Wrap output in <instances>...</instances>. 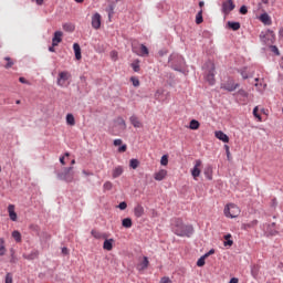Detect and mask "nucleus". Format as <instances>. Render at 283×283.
<instances>
[{"mask_svg": "<svg viewBox=\"0 0 283 283\" xmlns=\"http://www.w3.org/2000/svg\"><path fill=\"white\" fill-rule=\"evenodd\" d=\"M172 230L178 237H190L193 233L191 226H185L181 219H176L172 222Z\"/></svg>", "mask_w": 283, "mask_h": 283, "instance_id": "f257e3e1", "label": "nucleus"}, {"mask_svg": "<svg viewBox=\"0 0 283 283\" xmlns=\"http://www.w3.org/2000/svg\"><path fill=\"white\" fill-rule=\"evenodd\" d=\"M72 75L69 71H61L57 75L56 84L60 87H67Z\"/></svg>", "mask_w": 283, "mask_h": 283, "instance_id": "f03ea898", "label": "nucleus"}, {"mask_svg": "<svg viewBox=\"0 0 283 283\" xmlns=\"http://www.w3.org/2000/svg\"><path fill=\"white\" fill-rule=\"evenodd\" d=\"M57 178L62 181L71 184L74 181V171L73 167L64 168L63 172L57 174Z\"/></svg>", "mask_w": 283, "mask_h": 283, "instance_id": "7ed1b4c3", "label": "nucleus"}, {"mask_svg": "<svg viewBox=\"0 0 283 283\" xmlns=\"http://www.w3.org/2000/svg\"><path fill=\"white\" fill-rule=\"evenodd\" d=\"M241 213V210L238 206H235L234 203H230L224 208V216L227 218H237L239 217V214Z\"/></svg>", "mask_w": 283, "mask_h": 283, "instance_id": "20e7f679", "label": "nucleus"}, {"mask_svg": "<svg viewBox=\"0 0 283 283\" xmlns=\"http://www.w3.org/2000/svg\"><path fill=\"white\" fill-rule=\"evenodd\" d=\"M261 41L268 45H272L276 41V36L274 31L268 30L266 32H262L260 34Z\"/></svg>", "mask_w": 283, "mask_h": 283, "instance_id": "39448f33", "label": "nucleus"}, {"mask_svg": "<svg viewBox=\"0 0 283 283\" xmlns=\"http://www.w3.org/2000/svg\"><path fill=\"white\" fill-rule=\"evenodd\" d=\"M133 52L138 56H148L149 50L145 44H140L139 48L133 46Z\"/></svg>", "mask_w": 283, "mask_h": 283, "instance_id": "423d86ee", "label": "nucleus"}, {"mask_svg": "<svg viewBox=\"0 0 283 283\" xmlns=\"http://www.w3.org/2000/svg\"><path fill=\"white\" fill-rule=\"evenodd\" d=\"M235 8L234 1L233 0H226L222 3V11L224 14H229L231 11H233Z\"/></svg>", "mask_w": 283, "mask_h": 283, "instance_id": "0eeeda50", "label": "nucleus"}, {"mask_svg": "<svg viewBox=\"0 0 283 283\" xmlns=\"http://www.w3.org/2000/svg\"><path fill=\"white\" fill-rule=\"evenodd\" d=\"M114 129H117L118 132L126 130V123L123 117H116L114 120Z\"/></svg>", "mask_w": 283, "mask_h": 283, "instance_id": "6e6552de", "label": "nucleus"}, {"mask_svg": "<svg viewBox=\"0 0 283 283\" xmlns=\"http://www.w3.org/2000/svg\"><path fill=\"white\" fill-rule=\"evenodd\" d=\"M209 67H210V71L207 74L206 78H207V82H209L210 85H214V83H216V80H214L216 66L212 62H209Z\"/></svg>", "mask_w": 283, "mask_h": 283, "instance_id": "1a4fd4ad", "label": "nucleus"}, {"mask_svg": "<svg viewBox=\"0 0 283 283\" xmlns=\"http://www.w3.org/2000/svg\"><path fill=\"white\" fill-rule=\"evenodd\" d=\"M101 22H102V15L96 12L92 17V28L95 30H98L101 28Z\"/></svg>", "mask_w": 283, "mask_h": 283, "instance_id": "9d476101", "label": "nucleus"}, {"mask_svg": "<svg viewBox=\"0 0 283 283\" xmlns=\"http://www.w3.org/2000/svg\"><path fill=\"white\" fill-rule=\"evenodd\" d=\"M238 87H239V84H234L233 80H229V82L221 85V88L228 92H234Z\"/></svg>", "mask_w": 283, "mask_h": 283, "instance_id": "9b49d317", "label": "nucleus"}, {"mask_svg": "<svg viewBox=\"0 0 283 283\" xmlns=\"http://www.w3.org/2000/svg\"><path fill=\"white\" fill-rule=\"evenodd\" d=\"M62 36H63L62 31H55L52 38V45L57 46L62 42Z\"/></svg>", "mask_w": 283, "mask_h": 283, "instance_id": "f8f14e48", "label": "nucleus"}, {"mask_svg": "<svg viewBox=\"0 0 283 283\" xmlns=\"http://www.w3.org/2000/svg\"><path fill=\"white\" fill-rule=\"evenodd\" d=\"M167 174H168L167 170L161 169L154 175V178L157 181H163L167 177Z\"/></svg>", "mask_w": 283, "mask_h": 283, "instance_id": "ddd939ff", "label": "nucleus"}, {"mask_svg": "<svg viewBox=\"0 0 283 283\" xmlns=\"http://www.w3.org/2000/svg\"><path fill=\"white\" fill-rule=\"evenodd\" d=\"M145 214V209L143 206L138 205L134 208V216L136 218H142Z\"/></svg>", "mask_w": 283, "mask_h": 283, "instance_id": "4468645a", "label": "nucleus"}, {"mask_svg": "<svg viewBox=\"0 0 283 283\" xmlns=\"http://www.w3.org/2000/svg\"><path fill=\"white\" fill-rule=\"evenodd\" d=\"M216 137L226 144H228L230 140L226 133H222V130H216Z\"/></svg>", "mask_w": 283, "mask_h": 283, "instance_id": "2eb2a0df", "label": "nucleus"}, {"mask_svg": "<svg viewBox=\"0 0 283 283\" xmlns=\"http://www.w3.org/2000/svg\"><path fill=\"white\" fill-rule=\"evenodd\" d=\"M104 244H103V249L106 250V251H112L113 250V244H114V240L113 239H104Z\"/></svg>", "mask_w": 283, "mask_h": 283, "instance_id": "dca6fc26", "label": "nucleus"}, {"mask_svg": "<svg viewBox=\"0 0 283 283\" xmlns=\"http://www.w3.org/2000/svg\"><path fill=\"white\" fill-rule=\"evenodd\" d=\"M129 120H130L132 125L135 128H142L143 127L142 122H139V119H138V117H136V115H132V117H129Z\"/></svg>", "mask_w": 283, "mask_h": 283, "instance_id": "f3484780", "label": "nucleus"}, {"mask_svg": "<svg viewBox=\"0 0 283 283\" xmlns=\"http://www.w3.org/2000/svg\"><path fill=\"white\" fill-rule=\"evenodd\" d=\"M260 21L262 23H264L265 25H271L272 24L271 17L268 13H262L261 17H260Z\"/></svg>", "mask_w": 283, "mask_h": 283, "instance_id": "a211bd4d", "label": "nucleus"}, {"mask_svg": "<svg viewBox=\"0 0 283 283\" xmlns=\"http://www.w3.org/2000/svg\"><path fill=\"white\" fill-rule=\"evenodd\" d=\"M8 212H9L10 220L17 221L18 216H17V213L14 212V206H13V205H10V206L8 207Z\"/></svg>", "mask_w": 283, "mask_h": 283, "instance_id": "6ab92c4d", "label": "nucleus"}, {"mask_svg": "<svg viewBox=\"0 0 283 283\" xmlns=\"http://www.w3.org/2000/svg\"><path fill=\"white\" fill-rule=\"evenodd\" d=\"M91 234L95 238V239H97V240H104V239H107L108 238V235L106 234V233H101V232H98V231H96V230H92V232H91Z\"/></svg>", "mask_w": 283, "mask_h": 283, "instance_id": "aec40b11", "label": "nucleus"}, {"mask_svg": "<svg viewBox=\"0 0 283 283\" xmlns=\"http://www.w3.org/2000/svg\"><path fill=\"white\" fill-rule=\"evenodd\" d=\"M73 50H74V53H75V59L77 61H80L82 59V53H81L80 44L78 43H74L73 44Z\"/></svg>", "mask_w": 283, "mask_h": 283, "instance_id": "412c9836", "label": "nucleus"}, {"mask_svg": "<svg viewBox=\"0 0 283 283\" xmlns=\"http://www.w3.org/2000/svg\"><path fill=\"white\" fill-rule=\"evenodd\" d=\"M148 265H149V261H148V259L145 256L144 260H143V262L137 265V269H138L139 271H144V270H146V269L148 268Z\"/></svg>", "mask_w": 283, "mask_h": 283, "instance_id": "4be33fe9", "label": "nucleus"}, {"mask_svg": "<svg viewBox=\"0 0 283 283\" xmlns=\"http://www.w3.org/2000/svg\"><path fill=\"white\" fill-rule=\"evenodd\" d=\"M124 172L123 167L118 166L113 170V178L116 179L118 177H120Z\"/></svg>", "mask_w": 283, "mask_h": 283, "instance_id": "5701e85b", "label": "nucleus"}, {"mask_svg": "<svg viewBox=\"0 0 283 283\" xmlns=\"http://www.w3.org/2000/svg\"><path fill=\"white\" fill-rule=\"evenodd\" d=\"M228 27L232 29L233 31H238L241 28L240 22L229 21Z\"/></svg>", "mask_w": 283, "mask_h": 283, "instance_id": "b1692460", "label": "nucleus"}, {"mask_svg": "<svg viewBox=\"0 0 283 283\" xmlns=\"http://www.w3.org/2000/svg\"><path fill=\"white\" fill-rule=\"evenodd\" d=\"M66 123L70 126H74L75 125V117L72 115V113H69L66 115Z\"/></svg>", "mask_w": 283, "mask_h": 283, "instance_id": "393cba45", "label": "nucleus"}, {"mask_svg": "<svg viewBox=\"0 0 283 283\" xmlns=\"http://www.w3.org/2000/svg\"><path fill=\"white\" fill-rule=\"evenodd\" d=\"M63 30L66 32H73L75 30V27L73 23H64L63 24Z\"/></svg>", "mask_w": 283, "mask_h": 283, "instance_id": "a878e982", "label": "nucleus"}, {"mask_svg": "<svg viewBox=\"0 0 283 283\" xmlns=\"http://www.w3.org/2000/svg\"><path fill=\"white\" fill-rule=\"evenodd\" d=\"M122 224H123V227L126 228V229L132 228V226H133L132 219H129V218L124 219V220L122 221Z\"/></svg>", "mask_w": 283, "mask_h": 283, "instance_id": "bb28decb", "label": "nucleus"}, {"mask_svg": "<svg viewBox=\"0 0 283 283\" xmlns=\"http://www.w3.org/2000/svg\"><path fill=\"white\" fill-rule=\"evenodd\" d=\"M266 232L270 235H275L277 233V231L275 230V223H272L271 226H269Z\"/></svg>", "mask_w": 283, "mask_h": 283, "instance_id": "cd10ccee", "label": "nucleus"}, {"mask_svg": "<svg viewBox=\"0 0 283 283\" xmlns=\"http://www.w3.org/2000/svg\"><path fill=\"white\" fill-rule=\"evenodd\" d=\"M199 127H200L199 122H197V119H191V122H190V129L197 130V129H199Z\"/></svg>", "mask_w": 283, "mask_h": 283, "instance_id": "c85d7f7f", "label": "nucleus"}, {"mask_svg": "<svg viewBox=\"0 0 283 283\" xmlns=\"http://www.w3.org/2000/svg\"><path fill=\"white\" fill-rule=\"evenodd\" d=\"M258 223H259V221L258 220H253L252 222H250V223H244L243 224V229H250V228H254V227H256L258 226Z\"/></svg>", "mask_w": 283, "mask_h": 283, "instance_id": "c756f323", "label": "nucleus"}, {"mask_svg": "<svg viewBox=\"0 0 283 283\" xmlns=\"http://www.w3.org/2000/svg\"><path fill=\"white\" fill-rule=\"evenodd\" d=\"M202 12H203V10L200 9V11L198 12V14L196 15V23H197V24H201V23L203 22Z\"/></svg>", "mask_w": 283, "mask_h": 283, "instance_id": "7c9ffc66", "label": "nucleus"}, {"mask_svg": "<svg viewBox=\"0 0 283 283\" xmlns=\"http://www.w3.org/2000/svg\"><path fill=\"white\" fill-rule=\"evenodd\" d=\"M140 61L139 60H135L132 64V67L134 70V72L138 73L140 71V66H139Z\"/></svg>", "mask_w": 283, "mask_h": 283, "instance_id": "2f4dec72", "label": "nucleus"}, {"mask_svg": "<svg viewBox=\"0 0 283 283\" xmlns=\"http://www.w3.org/2000/svg\"><path fill=\"white\" fill-rule=\"evenodd\" d=\"M12 238L15 240V242H21V233L19 231H13L12 232Z\"/></svg>", "mask_w": 283, "mask_h": 283, "instance_id": "473e14b6", "label": "nucleus"}, {"mask_svg": "<svg viewBox=\"0 0 283 283\" xmlns=\"http://www.w3.org/2000/svg\"><path fill=\"white\" fill-rule=\"evenodd\" d=\"M200 174H201L200 168H193L191 171V175L195 178V180H197V178L200 176Z\"/></svg>", "mask_w": 283, "mask_h": 283, "instance_id": "72a5a7b5", "label": "nucleus"}, {"mask_svg": "<svg viewBox=\"0 0 283 283\" xmlns=\"http://www.w3.org/2000/svg\"><path fill=\"white\" fill-rule=\"evenodd\" d=\"M4 61H7V64L4 66L7 70L11 69L12 65L14 64L13 61L11 60V57H9V56H6Z\"/></svg>", "mask_w": 283, "mask_h": 283, "instance_id": "f704fd0d", "label": "nucleus"}, {"mask_svg": "<svg viewBox=\"0 0 283 283\" xmlns=\"http://www.w3.org/2000/svg\"><path fill=\"white\" fill-rule=\"evenodd\" d=\"M130 168L137 169L139 166V161L137 159H132L129 163Z\"/></svg>", "mask_w": 283, "mask_h": 283, "instance_id": "c9c22d12", "label": "nucleus"}, {"mask_svg": "<svg viewBox=\"0 0 283 283\" xmlns=\"http://www.w3.org/2000/svg\"><path fill=\"white\" fill-rule=\"evenodd\" d=\"M206 259H207L206 255L201 256V258L198 260L197 265H198L199 268H202V266L206 264Z\"/></svg>", "mask_w": 283, "mask_h": 283, "instance_id": "e433bc0d", "label": "nucleus"}, {"mask_svg": "<svg viewBox=\"0 0 283 283\" xmlns=\"http://www.w3.org/2000/svg\"><path fill=\"white\" fill-rule=\"evenodd\" d=\"M253 115L255 118H258L260 122H262V117H261V115H259V106H255V108L253 111Z\"/></svg>", "mask_w": 283, "mask_h": 283, "instance_id": "4c0bfd02", "label": "nucleus"}, {"mask_svg": "<svg viewBox=\"0 0 283 283\" xmlns=\"http://www.w3.org/2000/svg\"><path fill=\"white\" fill-rule=\"evenodd\" d=\"M240 74L242 75L243 80H248L249 78L247 69H241Z\"/></svg>", "mask_w": 283, "mask_h": 283, "instance_id": "58836bf2", "label": "nucleus"}, {"mask_svg": "<svg viewBox=\"0 0 283 283\" xmlns=\"http://www.w3.org/2000/svg\"><path fill=\"white\" fill-rule=\"evenodd\" d=\"M130 81L135 87H138L140 85V82L139 80H137V77H130Z\"/></svg>", "mask_w": 283, "mask_h": 283, "instance_id": "ea45409f", "label": "nucleus"}, {"mask_svg": "<svg viewBox=\"0 0 283 283\" xmlns=\"http://www.w3.org/2000/svg\"><path fill=\"white\" fill-rule=\"evenodd\" d=\"M255 86L258 87L259 91H263V90H265L266 84H262V82H260V83L256 82Z\"/></svg>", "mask_w": 283, "mask_h": 283, "instance_id": "a19ab883", "label": "nucleus"}, {"mask_svg": "<svg viewBox=\"0 0 283 283\" xmlns=\"http://www.w3.org/2000/svg\"><path fill=\"white\" fill-rule=\"evenodd\" d=\"M103 188H104L105 190H108V191H109V190H112L113 185H112V182L107 181V182L104 184Z\"/></svg>", "mask_w": 283, "mask_h": 283, "instance_id": "79ce46f5", "label": "nucleus"}, {"mask_svg": "<svg viewBox=\"0 0 283 283\" xmlns=\"http://www.w3.org/2000/svg\"><path fill=\"white\" fill-rule=\"evenodd\" d=\"M160 164L163 165V166H167L168 165V156H163V158H161V160H160Z\"/></svg>", "mask_w": 283, "mask_h": 283, "instance_id": "37998d69", "label": "nucleus"}, {"mask_svg": "<svg viewBox=\"0 0 283 283\" xmlns=\"http://www.w3.org/2000/svg\"><path fill=\"white\" fill-rule=\"evenodd\" d=\"M240 13L243 14V15L248 14V8H247V6H242V7L240 8Z\"/></svg>", "mask_w": 283, "mask_h": 283, "instance_id": "c03bdc74", "label": "nucleus"}, {"mask_svg": "<svg viewBox=\"0 0 283 283\" xmlns=\"http://www.w3.org/2000/svg\"><path fill=\"white\" fill-rule=\"evenodd\" d=\"M160 283H172V281L169 277L165 276L160 280Z\"/></svg>", "mask_w": 283, "mask_h": 283, "instance_id": "a18cd8bd", "label": "nucleus"}, {"mask_svg": "<svg viewBox=\"0 0 283 283\" xmlns=\"http://www.w3.org/2000/svg\"><path fill=\"white\" fill-rule=\"evenodd\" d=\"M6 283H12V275L10 273L6 275Z\"/></svg>", "mask_w": 283, "mask_h": 283, "instance_id": "49530a36", "label": "nucleus"}, {"mask_svg": "<svg viewBox=\"0 0 283 283\" xmlns=\"http://www.w3.org/2000/svg\"><path fill=\"white\" fill-rule=\"evenodd\" d=\"M127 150V146L123 145L122 147L118 148V153L123 154Z\"/></svg>", "mask_w": 283, "mask_h": 283, "instance_id": "de8ad7c7", "label": "nucleus"}, {"mask_svg": "<svg viewBox=\"0 0 283 283\" xmlns=\"http://www.w3.org/2000/svg\"><path fill=\"white\" fill-rule=\"evenodd\" d=\"M111 56H112L113 61H116V60H117L118 54H117V52H116V51H112Z\"/></svg>", "mask_w": 283, "mask_h": 283, "instance_id": "09e8293b", "label": "nucleus"}, {"mask_svg": "<svg viewBox=\"0 0 283 283\" xmlns=\"http://www.w3.org/2000/svg\"><path fill=\"white\" fill-rule=\"evenodd\" d=\"M118 208H119L120 210H125V209L127 208V203H126V202H120L119 206H118Z\"/></svg>", "mask_w": 283, "mask_h": 283, "instance_id": "8fccbe9b", "label": "nucleus"}, {"mask_svg": "<svg viewBox=\"0 0 283 283\" xmlns=\"http://www.w3.org/2000/svg\"><path fill=\"white\" fill-rule=\"evenodd\" d=\"M122 144H123V140L122 139H115L114 140V146H122Z\"/></svg>", "mask_w": 283, "mask_h": 283, "instance_id": "3c124183", "label": "nucleus"}, {"mask_svg": "<svg viewBox=\"0 0 283 283\" xmlns=\"http://www.w3.org/2000/svg\"><path fill=\"white\" fill-rule=\"evenodd\" d=\"M6 254L4 245H0V255L3 256Z\"/></svg>", "mask_w": 283, "mask_h": 283, "instance_id": "603ef678", "label": "nucleus"}, {"mask_svg": "<svg viewBox=\"0 0 283 283\" xmlns=\"http://www.w3.org/2000/svg\"><path fill=\"white\" fill-rule=\"evenodd\" d=\"M271 48H272V51H273L274 53H276L277 55H280L279 48H277L276 45H271Z\"/></svg>", "mask_w": 283, "mask_h": 283, "instance_id": "864d4df0", "label": "nucleus"}, {"mask_svg": "<svg viewBox=\"0 0 283 283\" xmlns=\"http://www.w3.org/2000/svg\"><path fill=\"white\" fill-rule=\"evenodd\" d=\"M201 165H202L201 160H196V165L193 168L200 169Z\"/></svg>", "mask_w": 283, "mask_h": 283, "instance_id": "5fc2aeb1", "label": "nucleus"}, {"mask_svg": "<svg viewBox=\"0 0 283 283\" xmlns=\"http://www.w3.org/2000/svg\"><path fill=\"white\" fill-rule=\"evenodd\" d=\"M19 82L22 84H29L25 77H19Z\"/></svg>", "mask_w": 283, "mask_h": 283, "instance_id": "6e6d98bb", "label": "nucleus"}, {"mask_svg": "<svg viewBox=\"0 0 283 283\" xmlns=\"http://www.w3.org/2000/svg\"><path fill=\"white\" fill-rule=\"evenodd\" d=\"M226 247H232L233 245V241L232 240H227V242H224Z\"/></svg>", "mask_w": 283, "mask_h": 283, "instance_id": "4d7b16f0", "label": "nucleus"}, {"mask_svg": "<svg viewBox=\"0 0 283 283\" xmlns=\"http://www.w3.org/2000/svg\"><path fill=\"white\" fill-rule=\"evenodd\" d=\"M214 254V250H210L208 253H206L203 256L209 258L210 255Z\"/></svg>", "mask_w": 283, "mask_h": 283, "instance_id": "13d9d810", "label": "nucleus"}, {"mask_svg": "<svg viewBox=\"0 0 283 283\" xmlns=\"http://www.w3.org/2000/svg\"><path fill=\"white\" fill-rule=\"evenodd\" d=\"M239 94L243 97H248V93L243 90L239 91Z\"/></svg>", "mask_w": 283, "mask_h": 283, "instance_id": "bf43d9fd", "label": "nucleus"}, {"mask_svg": "<svg viewBox=\"0 0 283 283\" xmlns=\"http://www.w3.org/2000/svg\"><path fill=\"white\" fill-rule=\"evenodd\" d=\"M62 253H63L64 255H67V254H69V250H67L66 248H63V249H62Z\"/></svg>", "mask_w": 283, "mask_h": 283, "instance_id": "052dcab7", "label": "nucleus"}, {"mask_svg": "<svg viewBox=\"0 0 283 283\" xmlns=\"http://www.w3.org/2000/svg\"><path fill=\"white\" fill-rule=\"evenodd\" d=\"M230 283H239V280L237 277L231 279Z\"/></svg>", "mask_w": 283, "mask_h": 283, "instance_id": "680f3d73", "label": "nucleus"}, {"mask_svg": "<svg viewBox=\"0 0 283 283\" xmlns=\"http://www.w3.org/2000/svg\"><path fill=\"white\" fill-rule=\"evenodd\" d=\"M35 2H36L38 6H42L44 0H35Z\"/></svg>", "mask_w": 283, "mask_h": 283, "instance_id": "e2e57ef3", "label": "nucleus"}, {"mask_svg": "<svg viewBox=\"0 0 283 283\" xmlns=\"http://www.w3.org/2000/svg\"><path fill=\"white\" fill-rule=\"evenodd\" d=\"M231 238H232L231 234H227V235L224 237V239H226L227 241H229Z\"/></svg>", "mask_w": 283, "mask_h": 283, "instance_id": "0e129e2a", "label": "nucleus"}, {"mask_svg": "<svg viewBox=\"0 0 283 283\" xmlns=\"http://www.w3.org/2000/svg\"><path fill=\"white\" fill-rule=\"evenodd\" d=\"M60 163H61L63 166L65 165L64 157H61V158H60Z\"/></svg>", "mask_w": 283, "mask_h": 283, "instance_id": "69168bd1", "label": "nucleus"}, {"mask_svg": "<svg viewBox=\"0 0 283 283\" xmlns=\"http://www.w3.org/2000/svg\"><path fill=\"white\" fill-rule=\"evenodd\" d=\"M54 46H55V45L52 44V46L49 48V51H50V52H54V51H55V50H54Z\"/></svg>", "mask_w": 283, "mask_h": 283, "instance_id": "338daca9", "label": "nucleus"}, {"mask_svg": "<svg viewBox=\"0 0 283 283\" xmlns=\"http://www.w3.org/2000/svg\"><path fill=\"white\" fill-rule=\"evenodd\" d=\"M280 38H283V28L280 29Z\"/></svg>", "mask_w": 283, "mask_h": 283, "instance_id": "774afa93", "label": "nucleus"}]
</instances>
